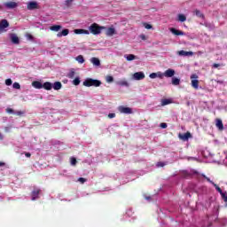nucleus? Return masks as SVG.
I'll return each mask as SVG.
<instances>
[{
  "label": "nucleus",
  "instance_id": "nucleus-59",
  "mask_svg": "<svg viewBox=\"0 0 227 227\" xmlns=\"http://www.w3.org/2000/svg\"><path fill=\"white\" fill-rule=\"evenodd\" d=\"M226 159H227V156H226Z\"/></svg>",
  "mask_w": 227,
  "mask_h": 227
},
{
  "label": "nucleus",
  "instance_id": "nucleus-45",
  "mask_svg": "<svg viewBox=\"0 0 227 227\" xmlns=\"http://www.w3.org/2000/svg\"><path fill=\"white\" fill-rule=\"evenodd\" d=\"M157 74V77H159L160 79H162V77H164V73H160V72H158L156 73Z\"/></svg>",
  "mask_w": 227,
  "mask_h": 227
},
{
  "label": "nucleus",
  "instance_id": "nucleus-20",
  "mask_svg": "<svg viewBox=\"0 0 227 227\" xmlns=\"http://www.w3.org/2000/svg\"><path fill=\"white\" fill-rule=\"evenodd\" d=\"M169 104H173V100L169 98H162L161 99V106H169Z\"/></svg>",
  "mask_w": 227,
  "mask_h": 227
},
{
  "label": "nucleus",
  "instance_id": "nucleus-21",
  "mask_svg": "<svg viewBox=\"0 0 227 227\" xmlns=\"http://www.w3.org/2000/svg\"><path fill=\"white\" fill-rule=\"evenodd\" d=\"M63 27H61L60 25H53L51 27H50L51 31H55V33H58L59 30L62 29Z\"/></svg>",
  "mask_w": 227,
  "mask_h": 227
},
{
  "label": "nucleus",
  "instance_id": "nucleus-54",
  "mask_svg": "<svg viewBox=\"0 0 227 227\" xmlns=\"http://www.w3.org/2000/svg\"><path fill=\"white\" fill-rule=\"evenodd\" d=\"M28 38H33V35H28Z\"/></svg>",
  "mask_w": 227,
  "mask_h": 227
},
{
  "label": "nucleus",
  "instance_id": "nucleus-58",
  "mask_svg": "<svg viewBox=\"0 0 227 227\" xmlns=\"http://www.w3.org/2000/svg\"><path fill=\"white\" fill-rule=\"evenodd\" d=\"M1 8H3V6H2V5H0V10H1Z\"/></svg>",
  "mask_w": 227,
  "mask_h": 227
},
{
  "label": "nucleus",
  "instance_id": "nucleus-24",
  "mask_svg": "<svg viewBox=\"0 0 227 227\" xmlns=\"http://www.w3.org/2000/svg\"><path fill=\"white\" fill-rule=\"evenodd\" d=\"M193 13L196 15V17H199V19H205V14L201 12V11L196 9Z\"/></svg>",
  "mask_w": 227,
  "mask_h": 227
},
{
  "label": "nucleus",
  "instance_id": "nucleus-1",
  "mask_svg": "<svg viewBox=\"0 0 227 227\" xmlns=\"http://www.w3.org/2000/svg\"><path fill=\"white\" fill-rule=\"evenodd\" d=\"M101 84H102V82H100V80H95L93 78H87L83 82V86H86V88H90V86L98 88Z\"/></svg>",
  "mask_w": 227,
  "mask_h": 227
},
{
  "label": "nucleus",
  "instance_id": "nucleus-56",
  "mask_svg": "<svg viewBox=\"0 0 227 227\" xmlns=\"http://www.w3.org/2000/svg\"><path fill=\"white\" fill-rule=\"evenodd\" d=\"M142 40H145V35H142Z\"/></svg>",
  "mask_w": 227,
  "mask_h": 227
},
{
  "label": "nucleus",
  "instance_id": "nucleus-38",
  "mask_svg": "<svg viewBox=\"0 0 227 227\" xmlns=\"http://www.w3.org/2000/svg\"><path fill=\"white\" fill-rule=\"evenodd\" d=\"M75 164H77V159L72 157L71 158V165L72 166H75Z\"/></svg>",
  "mask_w": 227,
  "mask_h": 227
},
{
  "label": "nucleus",
  "instance_id": "nucleus-14",
  "mask_svg": "<svg viewBox=\"0 0 227 227\" xmlns=\"http://www.w3.org/2000/svg\"><path fill=\"white\" fill-rule=\"evenodd\" d=\"M27 10H37L38 4L36 2H30L27 6Z\"/></svg>",
  "mask_w": 227,
  "mask_h": 227
},
{
  "label": "nucleus",
  "instance_id": "nucleus-46",
  "mask_svg": "<svg viewBox=\"0 0 227 227\" xmlns=\"http://www.w3.org/2000/svg\"><path fill=\"white\" fill-rule=\"evenodd\" d=\"M108 118H110V119L116 118V114H114V113L109 114Z\"/></svg>",
  "mask_w": 227,
  "mask_h": 227
},
{
  "label": "nucleus",
  "instance_id": "nucleus-8",
  "mask_svg": "<svg viewBox=\"0 0 227 227\" xmlns=\"http://www.w3.org/2000/svg\"><path fill=\"white\" fill-rule=\"evenodd\" d=\"M133 78L135 79V81H143V79H145V73L137 72L133 74Z\"/></svg>",
  "mask_w": 227,
  "mask_h": 227
},
{
  "label": "nucleus",
  "instance_id": "nucleus-52",
  "mask_svg": "<svg viewBox=\"0 0 227 227\" xmlns=\"http://www.w3.org/2000/svg\"><path fill=\"white\" fill-rule=\"evenodd\" d=\"M25 156H27V158L31 157V153H24Z\"/></svg>",
  "mask_w": 227,
  "mask_h": 227
},
{
  "label": "nucleus",
  "instance_id": "nucleus-5",
  "mask_svg": "<svg viewBox=\"0 0 227 227\" xmlns=\"http://www.w3.org/2000/svg\"><path fill=\"white\" fill-rule=\"evenodd\" d=\"M40 192H42V190L35 188L31 192L32 201H35L40 198Z\"/></svg>",
  "mask_w": 227,
  "mask_h": 227
},
{
  "label": "nucleus",
  "instance_id": "nucleus-13",
  "mask_svg": "<svg viewBox=\"0 0 227 227\" xmlns=\"http://www.w3.org/2000/svg\"><path fill=\"white\" fill-rule=\"evenodd\" d=\"M33 88H35V90H42L43 88V84H42V82L34 81L32 82Z\"/></svg>",
  "mask_w": 227,
  "mask_h": 227
},
{
  "label": "nucleus",
  "instance_id": "nucleus-31",
  "mask_svg": "<svg viewBox=\"0 0 227 227\" xmlns=\"http://www.w3.org/2000/svg\"><path fill=\"white\" fill-rule=\"evenodd\" d=\"M117 84L119 86H129V82H127V81H119L117 82Z\"/></svg>",
  "mask_w": 227,
  "mask_h": 227
},
{
  "label": "nucleus",
  "instance_id": "nucleus-50",
  "mask_svg": "<svg viewBox=\"0 0 227 227\" xmlns=\"http://www.w3.org/2000/svg\"><path fill=\"white\" fill-rule=\"evenodd\" d=\"M82 35H90V31L83 29Z\"/></svg>",
  "mask_w": 227,
  "mask_h": 227
},
{
  "label": "nucleus",
  "instance_id": "nucleus-27",
  "mask_svg": "<svg viewBox=\"0 0 227 227\" xmlns=\"http://www.w3.org/2000/svg\"><path fill=\"white\" fill-rule=\"evenodd\" d=\"M126 59H127V61H134V59H136V55L129 54L126 56Z\"/></svg>",
  "mask_w": 227,
  "mask_h": 227
},
{
  "label": "nucleus",
  "instance_id": "nucleus-39",
  "mask_svg": "<svg viewBox=\"0 0 227 227\" xmlns=\"http://www.w3.org/2000/svg\"><path fill=\"white\" fill-rule=\"evenodd\" d=\"M201 176H203V178H205L207 182H209V184H214V182H212V180H210L207 176H205V174H202Z\"/></svg>",
  "mask_w": 227,
  "mask_h": 227
},
{
  "label": "nucleus",
  "instance_id": "nucleus-30",
  "mask_svg": "<svg viewBox=\"0 0 227 227\" xmlns=\"http://www.w3.org/2000/svg\"><path fill=\"white\" fill-rule=\"evenodd\" d=\"M67 77H68L69 79H74V77H75V71L71 70V71L68 73Z\"/></svg>",
  "mask_w": 227,
  "mask_h": 227
},
{
  "label": "nucleus",
  "instance_id": "nucleus-53",
  "mask_svg": "<svg viewBox=\"0 0 227 227\" xmlns=\"http://www.w3.org/2000/svg\"><path fill=\"white\" fill-rule=\"evenodd\" d=\"M3 166H5V163L3 161H0V168H3Z\"/></svg>",
  "mask_w": 227,
  "mask_h": 227
},
{
  "label": "nucleus",
  "instance_id": "nucleus-43",
  "mask_svg": "<svg viewBox=\"0 0 227 227\" xmlns=\"http://www.w3.org/2000/svg\"><path fill=\"white\" fill-rule=\"evenodd\" d=\"M14 114H16L17 116H22L24 114V112L18 111V112H15Z\"/></svg>",
  "mask_w": 227,
  "mask_h": 227
},
{
  "label": "nucleus",
  "instance_id": "nucleus-6",
  "mask_svg": "<svg viewBox=\"0 0 227 227\" xmlns=\"http://www.w3.org/2000/svg\"><path fill=\"white\" fill-rule=\"evenodd\" d=\"M178 137L179 139H182V141H189L190 137H192V135L191 132L187 131L184 134H179Z\"/></svg>",
  "mask_w": 227,
  "mask_h": 227
},
{
  "label": "nucleus",
  "instance_id": "nucleus-35",
  "mask_svg": "<svg viewBox=\"0 0 227 227\" xmlns=\"http://www.w3.org/2000/svg\"><path fill=\"white\" fill-rule=\"evenodd\" d=\"M114 78L111 75L106 76V82H113Z\"/></svg>",
  "mask_w": 227,
  "mask_h": 227
},
{
  "label": "nucleus",
  "instance_id": "nucleus-51",
  "mask_svg": "<svg viewBox=\"0 0 227 227\" xmlns=\"http://www.w3.org/2000/svg\"><path fill=\"white\" fill-rule=\"evenodd\" d=\"M219 67H221V65H219V64H214L213 65V68H219Z\"/></svg>",
  "mask_w": 227,
  "mask_h": 227
},
{
  "label": "nucleus",
  "instance_id": "nucleus-40",
  "mask_svg": "<svg viewBox=\"0 0 227 227\" xmlns=\"http://www.w3.org/2000/svg\"><path fill=\"white\" fill-rule=\"evenodd\" d=\"M149 77H150L151 79H157V73H152V74H150Z\"/></svg>",
  "mask_w": 227,
  "mask_h": 227
},
{
  "label": "nucleus",
  "instance_id": "nucleus-41",
  "mask_svg": "<svg viewBox=\"0 0 227 227\" xmlns=\"http://www.w3.org/2000/svg\"><path fill=\"white\" fill-rule=\"evenodd\" d=\"M160 127H161V129H168V124L166 122H161Z\"/></svg>",
  "mask_w": 227,
  "mask_h": 227
},
{
  "label": "nucleus",
  "instance_id": "nucleus-17",
  "mask_svg": "<svg viewBox=\"0 0 227 227\" xmlns=\"http://www.w3.org/2000/svg\"><path fill=\"white\" fill-rule=\"evenodd\" d=\"M106 35V36H113L114 35H116V29H114V27H108Z\"/></svg>",
  "mask_w": 227,
  "mask_h": 227
},
{
  "label": "nucleus",
  "instance_id": "nucleus-29",
  "mask_svg": "<svg viewBox=\"0 0 227 227\" xmlns=\"http://www.w3.org/2000/svg\"><path fill=\"white\" fill-rule=\"evenodd\" d=\"M75 59H76V61H78V63H81V64L84 63V61H85L84 57L82 55L77 56Z\"/></svg>",
  "mask_w": 227,
  "mask_h": 227
},
{
  "label": "nucleus",
  "instance_id": "nucleus-23",
  "mask_svg": "<svg viewBox=\"0 0 227 227\" xmlns=\"http://www.w3.org/2000/svg\"><path fill=\"white\" fill-rule=\"evenodd\" d=\"M43 88L44 90H47V91H50V90H52V83H51L50 82H46L43 84Z\"/></svg>",
  "mask_w": 227,
  "mask_h": 227
},
{
  "label": "nucleus",
  "instance_id": "nucleus-22",
  "mask_svg": "<svg viewBox=\"0 0 227 227\" xmlns=\"http://www.w3.org/2000/svg\"><path fill=\"white\" fill-rule=\"evenodd\" d=\"M90 62L92 63V65H94L95 67H100V59H98V58L93 57L90 59Z\"/></svg>",
  "mask_w": 227,
  "mask_h": 227
},
{
  "label": "nucleus",
  "instance_id": "nucleus-32",
  "mask_svg": "<svg viewBox=\"0 0 227 227\" xmlns=\"http://www.w3.org/2000/svg\"><path fill=\"white\" fill-rule=\"evenodd\" d=\"M220 194H221V196H222L223 201H224L225 203H227V192H223L220 193Z\"/></svg>",
  "mask_w": 227,
  "mask_h": 227
},
{
  "label": "nucleus",
  "instance_id": "nucleus-12",
  "mask_svg": "<svg viewBox=\"0 0 227 227\" xmlns=\"http://www.w3.org/2000/svg\"><path fill=\"white\" fill-rule=\"evenodd\" d=\"M10 23H8V20H2L0 21V31H3V29H6V27H9Z\"/></svg>",
  "mask_w": 227,
  "mask_h": 227
},
{
  "label": "nucleus",
  "instance_id": "nucleus-18",
  "mask_svg": "<svg viewBox=\"0 0 227 227\" xmlns=\"http://www.w3.org/2000/svg\"><path fill=\"white\" fill-rule=\"evenodd\" d=\"M179 56H193L192 51H185L184 50L178 51Z\"/></svg>",
  "mask_w": 227,
  "mask_h": 227
},
{
  "label": "nucleus",
  "instance_id": "nucleus-19",
  "mask_svg": "<svg viewBox=\"0 0 227 227\" xmlns=\"http://www.w3.org/2000/svg\"><path fill=\"white\" fill-rule=\"evenodd\" d=\"M52 88L58 91V90H61V88H63V84H61L60 82H55L52 85Z\"/></svg>",
  "mask_w": 227,
  "mask_h": 227
},
{
  "label": "nucleus",
  "instance_id": "nucleus-48",
  "mask_svg": "<svg viewBox=\"0 0 227 227\" xmlns=\"http://www.w3.org/2000/svg\"><path fill=\"white\" fill-rule=\"evenodd\" d=\"M78 182H81L82 184H84V182H86V178H84V177H80V178L78 179Z\"/></svg>",
  "mask_w": 227,
  "mask_h": 227
},
{
  "label": "nucleus",
  "instance_id": "nucleus-49",
  "mask_svg": "<svg viewBox=\"0 0 227 227\" xmlns=\"http://www.w3.org/2000/svg\"><path fill=\"white\" fill-rule=\"evenodd\" d=\"M145 29H152V25L145 23Z\"/></svg>",
  "mask_w": 227,
  "mask_h": 227
},
{
  "label": "nucleus",
  "instance_id": "nucleus-57",
  "mask_svg": "<svg viewBox=\"0 0 227 227\" xmlns=\"http://www.w3.org/2000/svg\"><path fill=\"white\" fill-rule=\"evenodd\" d=\"M145 199H146V200H150V197H146Z\"/></svg>",
  "mask_w": 227,
  "mask_h": 227
},
{
  "label": "nucleus",
  "instance_id": "nucleus-25",
  "mask_svg": "<svg viewBox=\"0 0 227 227\" xmlns=\"http://www.w3.org/2000/svg\"><path fill=\"white\" fill-rule=\"evenodd\" d=\"M173 86H178L180 84V79L176 77H172Z\"/></svg>",
  "mask_w": 227,
  "mask_h": 227
},
{
  "label": "nucleus",
  "instance_id": "nucleus-55",
  "mask_svg": "<svg viewBox=\"0 0 227 227\" xmlns=\"http://www.w3.org/2000/svg\"><path fill=\"white\" fill-rule=\"evenodd\" d=\"M0 139H3V135H1V133H0Z\"/></svg>",
  "mask_w": 227,
  "mask_h": 227
},
{
  "label": "nucleus",
  "instance_id": "nucleus-42",
  "mask_svg": "<svg viewBox=\"0 0 227 227\" xmlns=\"http://www.w3.org/2000/svg\"><path fill=\"white\" fill-rule=\"evenodd\" d=\"M6 113H8L9 114H13L14 111L12 108H6Z\"/></svg>",
  "mask_w": 227,
  "mask_h": 227
},
{
  "label": "nucleus",
  "instance_id": "nucleus-4",
  "mask_svg": "<svg viewBox=\"0 0 227 227\" xmlns=\"http://www.w3.org/2000/svg\"><path fill=\"white\" fill-rule=\"evenodd\" d=\"M118 111L121 112L122 114H132V108L130 107L120 106L118 107Z\"/></svg>",
  "mask_w": 227,
  "mask_h": 227
},
{
  "label": "nucleus",
  "instance_id": "nucleus-10",
  "mask_svg": "<svg viewBox=\"0 0 227 227\" xmlns=\"http://www.w3.org/2000/svg\"><path fill=\"white\" fill-rule=\"evenodd\" d=\"M4 6L8 10H13V8H17V6H19V4H17L16 2H7L4 4Z\"/></svg>",
  "mask_w": 227,
  "mask_h": 227
},
{
  "label": "nucleus",
  "instance_id": "nucleus-37",
  "mask_svg": "<svg viewBox=\"0 0 227 227\" xmlns=\"http://www.w3.org/2000/svg\"><path fill=\"white\" fill-rule=\"evenodd\" d=\"M12 79H6L5 80V84H6V86H12Z\"/></svg>",
  "mask_w": 227,
  "mask_h": 227
},
{
  "label": "nucleus",
  "instance_id": "nucleus-11",
  "mask_svg": "<svg viewBox=\"0 0 227 227\" xmlns=\"http://www.w3.org/2000/svg\"><path fill=\"white\" fill-rule=\"evenodd\" d=\"M170 32L175 35L176 36H184V35H185V33H184V31L182 30H178L176 28H170Z\"/></svg>",
  "mask_w": 227,
  "mask_h": 227
},
{
  "label": "nucleus",
  "instance_id": "nucleus-16",
  "mask_svg": "<svg viewBox=\"0 0 227 227\" xmlns=\"http://www.w3.org/2000/svg\"><path fill=\"white\" fill-rule=\"evenodd\" d=\"M175 70L174 69H167L164 72V77H174Z\"/></svg>",
  "mask_w": 227,
  "mask_h": 227
},
{
  "label": "nucleus",
  "instance_id": "nucleus-9",
  "mask_svg": "<svg viewBox=\"0 0 227 227\" xmlns=\"http://www.w3.org/2000/svg\"><path fill=\"white\" fill-rule=\"evenodd\" d=\"M10 38L12 43L15 45H19V43H20V40L19 39V36H17V34H11Z\"/></svg>",
  "mask_w": 227,
  "mask_h": 227
},
{
  "label": "nucleus",
  "instance_id": "nucleus-7",
  "mask_svg": "<svg viewBox=\"0 0 227 227\" xmlns=\"http://www.w3.org/2000/svg\"><path fill=\"white\" fill-rule=\"evenodd\" d=\"M215 127L218 129V130L223 131L224 130V124H223V120L216 118L215 119Z\"/></svg>",
  "mask_w": 227,
  "mask_h": 227
},
{
  "label": "nucleus",
  "instance_id": "nucleus-36",
  "mask_svg": "<svg viewBox=\"0 0 227 227\" xmlns=\"http://www.w3.org/2000/svg\"><path fill=\"white\" fill-rule=\"evenodd\" d=\"M84 29H74L75 35H82Z\"/></svg>",
  "mask_w": 227,
  "mask_h": 227
},
{
  "label": "nucleus",
  "instance_id": "nucleus-3",
  "mask_svg": "<svg viewBox=\"0 0 227 227\" xmlns=\"http://www.w3.org/2000/svg\"><path fill=\"white\" fill-rule=\"evenodd\" d=\"M191 79H192V88H194L195 90H198V88H200V81L192 80V79H198V74H192Z\"/></svg>",
  "mask_w": 227,
  "mask_h": 227
},
{
  "label": "nucleus",
  "instance_id": "nucleus-28",
  "mask_svg": "<svg viewBox=\"0 0 227 227\" xmlns=\"http://www.w3.org/2000/svg\"><path fill=\"white\" fill-rule=\"evenodd\" d=\"M73 84L74 86H79V84H81V78L79 76L75 77L73 81Z\"/></svg>",
  "mask_w": 227,
  "mask_h": 227
},
{
  "label": "nucleus",
  "instance_id": "nucleus-2",
  "mask_svg": "<svg viewBox=\"0 0 227 227\" xmlns=\"http://www.w3.org/2000/svg\"><path fill=\"white\" fill-rule=\"evenodd\" d=\"M103 29H106V27L99 26L97 23L91 24L89 27V31H90L91 35H100Z\"/></svg>",
  "mask_w": 227,
  "mask_h": 227
},
{
  "label": "nucleus",
  "instance_id": "nucleus-33",
  "mask_svg": "<svg viewBox=\"0 0 227 227\" xmlns=\"http://www.w3.org/2000/svg\"><path fill=\"white\" fill-rule=\"evenodd\" d=\"M72 3H74V0H66L65 5L68 8L72 5Z\"/></svg>",
  "mask_w": 227,
  "mask_h": 227
},
{
  "label": "nucleus",
  "instance_id": "nucleus-44",
  "mask_svg": "<svg viewBox=\"0 0 227 227\" xmlns=\"http://www.w3.org/2000/svg\"><path fill=\"white\" fill-rule=\"evenodd\" d=\"M215 189H216V191L220 193V194H223V190L221 189V187H219V186H216L215 184Z\"/></svg>",
  "mask_w": 227,
  "mask_h": 227
},
{
  "label": "nucleus",
  "instance_id": "nucleus-34",
  "mask_svg": "<svg viewBox=\"0 0 227 227\" xmlns=\"http://www.w3.org/2000/svg\"><path fill=\"white\" fill-rule=\"evenodd\" d=\"M12 87L14 88V90H20V83L19 82H14L12 84Z\"/></svg>",
  "mask_w": 227,
  "mask_h": 227
},
{
  "label": "nucleus",
  "instance_id": "nucleus-26",
  "mask_svg": "<svg viewBox=\"0 0 227 227\" xmlns=\"http://www.w3.org/2000/svg\"><path fill=\"white\" fill-rule=\"evenodd\" d=\"M187 20V17L184 14H178V21L179 22H185Z\"/></svg>",
  "mask_w": 227,
  "mask_h": 227
},
{
  "label": "nucleus",
  "instance_id": "nucleus-47",
  "mask_svg": "<svg viewBox=\"0 0 227 227\" xmlns=\"http://www.w3.org/2000/svg\"><path fill=\"white\" fill-rule=\"evenodd\" d=\"M164 166H165L164 162L160 161L157 163L158 168H164Z\"/></svg>",
  "mask_w": 227,
  "mask_h": 227
},
{
  "label": "nucleus",
  "instance_id": "nucleus-15",
  "mask_svg": "<svg viewBox=\"0 0 227 227\" xmlns=\"http://www.w3.org/2000/svg\"><path fill=\"white\" fill-rule=\"evenodd\" d=\"M68 33H70V30H68V28H65L61 32H59L57 36L58 38H61V36H67Z\"/></svg>",
  "mask_w": 227,
  "mask_h": 227
}]
</instances>
